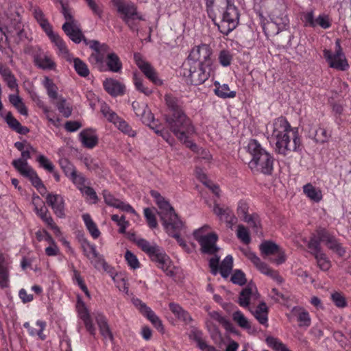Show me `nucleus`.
<instances>
[{
  "mask_svg": "<svg viewBox=\"0 0 351 351\" xmlns=\"http://www.w3.org/2000/svg\"><path fill=\"white\" fill-rule=\"evenodd\" d=\"M76 308L79 317L83 321L86 330L90 335L95 337L96 335V328L93 323L92 316L90 314L85 303L78 297L76 304Z\"/></svg>",
  "mask_w": 351,
  "mask_h": 351,
  "instance_id": "nucleus-17",
  "label": "nucleus"
},
{
  "mask_svg": "<svg viewBox=\"0 0 351 351\" xmlns=\"http://www.w3.org/2000/svg\"><path fill=\"white\" fill-rule=\"evenodd\" d=\"M144 215L149 226L152 228H154L157 226V221L155 216L154 210L149 208H145L144 209Z\"/></svg>",
  "mask_w": 351,
  "mask_h": 351,
  "instance_id": "nucleus-57",
  "label": "nucleus"
},
{
  "mask_svg": "<svg viewBox=\"0 0 351 351\" xmlns=\"http://www.w3.org/2000/svg\"><path fill=\"white\" fill-rule=\"evenodd\" d=\"M137 116L141 117L142 121L147 125H150L154 123V118L153 114L147 107V104L142 106V110L137 111Z\"/></svg>",
  "mask_w": 351,
  "mask_h": 351,
  "instance_id": "nucleus-51",
  "label": "nucleus"
},
{
  "mask_svg": "<svg viewBox=\"0 0 351 351\" xmlns=\"http://www.w3.org/2000/svg\"><path fill=\"white\" fill-rule=\"evenodd\" d=\"M66 176L71 180L73 184L80 191L86 185V179L81 174H77V172L74 168L71 167V172L66 171Z\"/></svg>",
  "mask_w": 351,
  "mask_h": 351,
  "instance_id": "nucleus-47",
  "label": "nucleus"
},
{
  "mask_svg": "<svg viewBox=\"0 0 351 351\" xmlns=\"http://www.w3.org/2000/svg\"><path fill=\"white\" fill-rule=\"evenodd\" d=\"M41 84L46 89L47 95L51 99L55 100L58 99V86L51 78L45 76L42 80Z\"/></svg>",
  "mask_w": 351,
  "mask_h": 351,
  "instance_id": "nucleus-38",
  "label": "nucleus"
},
{
  "mask_svg": "<svg viewBox=\"0 0 351 351\" xmlns=\"http://www.w3.org/2000/svg\"><path fill=\"white\" fill-rule=\"evenodd\" d=\"M212 53V49L208 45L202 44L195 46L191 50L187 62L213 66Z\"/></svg>",
  "mask_w": 351,
  "mask_h": 351,
  "instance_id": "nucleus-14",
  "label": "nucleus"
},
{
  "mask_svg": "<svg viewBox=\"0 0 351 351\" xmlns=\"http://www.w3.org/2000/svg\"><path fill=\"white\" fill-rule=\"evenodd\" d=\"M2 6L0 5V32L5 37V41L21 29V18L18 11L12 9L9 14L2 13Z\"/></svg>",
  "mask_w": 351,
  "mask_h": 351,
  "instance_id": "nucleus-8",
  "label": "nucleus"
},
{
  "mask_svg": "<svg viewBox=\"0 0 351 351\" xmlns=\"http://www.w3.org/2000/svg\"><path fill=\"white\" fill-rule=\"evenodd\" d=\"M221 13H222V19L219 25V29L222 34L228 35L237 27L239 23V12L236 6L230 1Z\"/></svg>",
  "mask_w": 351,
  "mask_h": 351,
  "instance_id": "nucleus-13",
  "label": "nucleus"
},
{
  "mask_svg": "<svg viewBox=\"0 0 351 351\" xmlns=\"http://www.w3.org/2000/svg\"><path fill=\"white\" fill-rule=\"evenodd\" d=\"M31 12L34 19L46 34L53 31L52 25L49 23L45 14L40 8L37 6L33 7Z\"/></svg>",
  "mask_w": 351,
  "mask_h": 351,
  "instance_id": "nucleus-30",
  "label": "nucleus"
},
{
  "mask_svg": "<svg viewBox=\"0 0 351 351\" xmlns=\"http://www.w3.org/2000/svg\"><path fill=\"white\" fill-rule=\"evenodd\" d=\"M93 316L95 317L97 325L99 326L100 333L103 336L105 339H112V333L110 330L108 324L107 323L106 318L105 316L100 313H93Z\"/></svg>",
  "mask_w": 351,
  "mask_h": 351,
  "instance_id": "nucleus-31",
  "label": "nucleus"
},
{
  "mask_svg": "<svg viewBox=\"0 0 351 351\" xmlns=\"http://www.w3.org/2000/svg\"><path fill=\"white\" fill-rule=\"evenodd\" d=\"M134 60L138 67L149 80L157 85H161L162 84V80L158 78L154 68L150 64L143 60L140 54H134Z\"/></svg>",
  "mask_w": 351,
  "mask_h": 351,
  "instance_id": "nucleus-19",
  "label": "nucleus"
},
{
  "mask_svg": "<svg viewBox=\"0 0 351 351\" xmlns=\"http://www.w3.org/2000/svg\"><path fill=\"white\" fill-rule=\"evenodd\" d=\"M247 150L252 157L248 166L253 173L271 174L274 169V158L262 147L258 141L251 139L248 142Z\"/></svg>",
  "mask_w": 351,
  "mask_h": 351,
  "instance_id": "nucleus-5",
  "label": "nucleus"
},
{
  "mask_svg": "<svg viewBox=\"0 0 351 351\" xmlns=\"http://www.w3.org/2000/svg\"><path fill=\"white\" fill-rule=\"evenodd\" d=\"M245 256L262 274L269 276L278 283L282 282V278L278 273L271 269L266 263L262 262L254 252L248 251L245 253Z\"/></svg>",
  "mask_w": 351,
  "mask_h": 351,
  "instance_id": "nucleus-16",
  "label": "nucleus"
},
{
  "mask_svg": "<svg viewBox=\"0 0 351 351\" xmlns=\"http://www.w3.org/2000/svg\"><path fill=\"white\" fill-rule=\"evenodd\" d=\"M303 241L304 243H308V247L311 251V252L315 256V254L317 252H322L319 249V243L320 242H322L320 241L319 236H318V230L317 231V234L315 235H313L311 240L307 242L306 239H303Z\"/></svg>",
  "mask_w": 351,
  "mask_h": 351,
  "instance_id": "nucleus-53",
  "label": "nucleus"
},
{
  "mask_svg": "<svg viewBox=\"0 0 351 351\" xmlns=\"http://www.w3.org/2000/svg\"><path fill=\"white\" fill-rule=\"evenodd\" d=\"M151 260L156 263L157 266L161 269L167 275L169 276H174L175 267L173 266L169 256L162 248Z\"/></svg>",
  "mask_w": 351,
  "mask_h": 351,
  "instance_id": "nucleus-18",
  "label": "nucleus"
},
{
  "mask_svg": "<svg viewBox=\"0 0 351 351\" xmlns=\"http://www.w3.org/2000/svg\"><path fill=\"white\" fill-rule=\"evenodd\" d=\"M82 247L85 255L90 260L92 263H99V258L98 253L96 251L95 246L85 241L82 244Z\"/></svg>",
  "mask_w": 351,
  "mask_h": 351,
  "instance_id": "nucleus-41",
  "label": "nucleus"
},
{
  "mask_svg": "<svg viewBox=\"0 0 351 351\" xmlns=\"http://www.w3.org/2000/svg\"><path fill=\"white\" fill-rule=\"evenodd\" d=\"M11 261L8 256L0 252V287L6 288L9 286V271Z\"/></svg>",
  "mask_w": 351,
  "mask_h": 351,
  "instance_id": "nucleus-26",
  "label": "nucleus"
},
{
  "mask_svg": "<svg viewBox=\"0 0 351 351\" xmlns=\"http://www.w3.org/2000/svg\"><path fill=\"white\" fill-rule=\"evenodd\" d=\"M233 266V258L230 255L227 256L219 266V270L222 277L226 278L229 276Z\"/></svg>",
  "mask_w": 351,
  "mask_h": 351,
  "instance_id": "nucleus-48",
  "label": "nucleus"
},
{
  "mask_svg": "<svg viewBox=\"0 0 351 351\" xmlns=\"http://www.w3.org/2000/svg\"><path fill=\"white\" fill-rule=\"evenodd\" d=\"M238 239L244 244H248L251 241L249 230L243 225H239L237 230Z\"/></svg>",
  "mask_w": 351,
  "mask_h": 351,
  "instance_id": "nucleus-54",
  "label": "nucleus"
},
{
  "mask_svg": "<svg viewBox=\"0 0 351 351\" xmlns=\"http://www.w3.org/2000/svg\"><path fill=\"white\" fill-rule=\"evenodd\" d=\"M35 65L43 70H55L56 64L50 54L39 51L34 56Z\"/></svg>",
  "mask_w": 351,
  "mask_h": 351,
  "instance_id": "nucleus-21",
  "label": "nucleus"
},
{
  "mask_svg": "<svg viewBox=\"0 0 351 351\" xmlns=\"http://www.w3.org/2000/svg\"><path fill=\"white\" fill-rule=\"evenodd\" d=\"M101 112L108 121L112 123L121 132L132 137L136 135L135 131L131 128L128 123L119 117L106 104H103L101 105Z\"/></svg>",
  "mask_w": 351,
  "mask_h": 351,
  "instance_id": "nucleus-15",
  "label": "nucleus"
},
{
  "mask_svg": "<svg viewBox=\"0 0 351 351\" xmlns=\"http://www.w3.org/2000/svg\"><path fill=\"white\" fill-rule=\"evenodd\" d=\"M214 85L215 86L214 92L217 97L222 99L234 98L236 97V91L230 90L227 84H220L219 82H215Z\"/></svg>",
  "mask_w": 351,
  "mask_h": 351,
  "instance_id": "nucleus-37",
  "label": "nucleus"
},
{
  "mask_svg": "<svg viewBox=\"0 0 351 351\" xmlns=\"http://www.w3.org/2000/svg\"><path fill=\"white\" fill-rule=\"evenodd\" d=\"M37 161L40 166L49 172H53L54 166L52 162L44 155H39L37 158Z\"/></svg>",
  "mask_w": 351,
  "mask_h": 351,
  "instance_id": "nucleus-64",
  "label": "nucleus"
},
{
  "mask_svg": "<svg viewBox=\"0 0 351 351\" xmlns=\"http://www.w3.org/2000/svg\"><path fill=\"white\" fill-rule=\"evenodd\" d=\"M111 3L119 18L129 26L132 21L142 19L133 2L128 0H111Z\"/></svg>",
  "mask_w": 351,
  "mask_h": 351,
  "instance_id": "nucleus-12",
  "label": "nucleus"
},
{
  "mask_svg": "<svg viewBox=\"0 0 351 351\" xmlns=\"http://www.w3.org/2000/svg\"><path fill=\"white\" fill-rule=\"evenodd\" d=\"M249 211V202L245 199H240L237 205V218H240L243 221L250 215Z\"/></svg>",
  "mask_w": 351,
  "mask_h": 351,
  "instance_id": "nucleus-49",
  "label": "nucleus"
},
{
  "mask_svg": "<svg viewBox=\"0 0 351 351\" xmlns=\"http://www.w3.org/2000/svg\"><path fill=\"white\" fill-rule=\"evenodd\" d=\"M61 12L63 14L65 23L62 25V29L65 34L75 43H80L84 36L78 23L74 19L70 8L62 0L60 1Z\"/></svg>",
  "mask_w": 351,
  "mask_h": 351,
  "instance_id": "nucleus-9",
  "label": "nucleus"
},
{
  "mask_svg": "<svg viewBox=\"0 0 351 351\" xmlns=\"http://www.w3.org/2000/svg\"><path fill=\"white\" fill-rule=\"evenodd\" d=\"M133 81L136 88L138 91L143 93L145 95H149L152 93V90L144 86L142 79L139 77L136 73L134 74Z\"/></svg>",
  "mask_w": 351,
  "mask_h": 351,
  "instance_id": "nucleus-59",
  "label": "nucleus"
},
{
  "mask_svg": "<svg viewBox=\"0 0 351 351\" xmlns=\"http://www.w3.org/2000/svg\"><path fill=\"white\" fill-rule=\"evenodd\" d=\"M267 133L270 141L275 143V150L278 154L286 156L291 152L300 150L298 129L291 127L285 117H278L269 123Z\"/></svg>",
  "mask_w": 351,
  "mask_h": 351,
  "instance_id": "nucleus-1",
  "label": "nucleus"
},
{
  "mask_svg": "<svg viewBox=\"0 0 351 351\" xmlns=\"http://www.w3.org/2000/svg\"><path fill=\"white\" fill-rule=\"evenodd\" d=\"M151 195L158 206L159 215L162 225L169 235L174 237L178 243L186 252H191V247L186 242L180 237L182 232H185L186 227L184 222L178 217L173 207L161 195L156 191H152Z\"/></svg>",
  "mask_w": 351,
  "mask_h": 351,
  "instance_id": "nucleus-2",
  "label": "nucleus"
},
{
  "mask_svg": "<svg viewBox=\"0 0 351 351\" xmlns=\"http://www.w3.org/2000/svg\"><path fill=\"white\" fill-rule=\"evenodd\" d=\"M213 210L219 219L224 221L230 228L237 223V217L233 214L230 208L222 207L219 204H215Z\"/></svg>",
  "mask_w": 351,
  "mask_h": 351,
  "instance_id": "nucleus-22",
  "label": "nucleus"
},
{
  "mask_svg": "<svg viewBox=\"0 0 351 351\" xmlns=\"http://www.w3.org/2000/svg\"><path fill=\"white\" fill-rule=\"evenodd\" d=\"M51 42L56 47L57 54L62 58H64L68 62H71L72 55L69 53V51L64 42V40L60 37V36L53 31L47 34Z\"/></svg>",
  "mask_w": 351,
  "mask_h": 351,
  "instance_id": "nucleus-20",
  "label": "nucleus"
},
{
  "mask_svg": "<svg viewBox=\"0 0 351 351\" xmlns=\"http://www.w3.org/2000/svg\"><path fill=\"white\" fill-rule=\"evenodd\" d=\"M213 66L186 62L182 67L180 74L186 79L188 84L195 86L205 82L210 75Z\"/></svg>",
  "mask_w": 351,
  "mask_h": 351,
  "instance_id": "nucleus-6",
  "label": "nucleus"
},
{
  "mask_svg": "<svg viewBox=\"0 0 351 351\" xmlns=\"http://www.w3.org/2000/svg\"><path fill=\"white\" fill-rule=\"evenodd\" d=\"M293 313L297 317L300 327H308L311 324V319L307 311L301 307H294Z\"/></svg>",
  "mask_w": 351,
  "mask_h": 351,
  "instance_id": "nucleus-36",
  "label": "nucleus"
},
{
  "mask_svg": "<svg viewBox=\"0 0 351 351\" xmlns=\"http://www.w3.org/2000/svg\"><path fill=\"white\" fill-rule=\"evenodd\" d=\"M303 192L308 198L314 202H319L323 198L322 190L311 183L303 186Z\"/></svg>",
  "mask_w": 351,
  "mask_h": 351,
  "instance_id": "nucleus-34",
  "label": "nucleus"
},
{
  "mask_svg": "<svg viewBox=\"0 0 351 351\" xmlns=\"http://www.w3.org/2000/svg\"><path fill=\"white\" fill-rule=\"evenodd\" d=\"M112 280L119 291L128 293L127 277L125 274L119 273L118 275H112Z\"/></svg>",
  "mask_w": 351,
  "mask_h": 351,
  "instance_id": "nucleus-52",
  "label": "nucleus"
},
{
  "mask_svg": "<svg viewBox=\"0 0 351 351\" xmlns=\"http://www.w3.org/2000/svg\"><path fill=\"white\" fill-rule=\"evenodd\" d=\"M171 130L176 137L193 152L198 151V146L189 138L196 132L190 119L181 110L173 112L171 117L167 118Z\"/></svg>",
  "mask_w": 351,
  "mask_h": 351,
  "instance_id": "nucleus-4",
  "label": "nucleus"
},
{
  "mask_svg": "<svg viewBox=\"0 0 351 351\" xmlns=\"http://www.w3.org/2000/svg\"><path fill=\"white\" fill-rule=\"evenodd\" d=\"M302 20L306 27H315V19L313 11H308L302 14Z\"/></svg>",
  "mask_w": 351,
  "mask_h": 351,
  "instance_id": "nucleus-63",
  "label": "nucleus"
},
{
  "mask_svg": "<svg viewBox=\"0 0 351 351\" xmlns=\"http://www.w3.org/2000/svg\"><path fill=\"white\" fill-rule=\"evenodd\" d=\"M169 308L171 311L178 317V319L189 323L191 320V317L188 312L184 311L179 304L176 303H170Z\"/></svg>",
  "mask_w": 351,
  "mask_h": 351,
  "instance_id": "nucleus-42",
  "label": "nucleus"
},
{
  "mask_svg": "<svg viewBox=\"0 0 351 351\" xmlns=\"http://www.w3.org/2000/svg\"><path fill=\"white\" fill-rule=\"evenodd\" d=\"M195 173L197 178L204 184H205L208 188H209L215 195H217V197L219 196L220 190L219 186L208 180L206 173L201 169H197L195 171Z\"/></svg>",
  "mask_w": 351,
  "mask_h": 351,
  "instance_id": "nucleus-45",
  "label": "nucleus"
},
{
  "mask_svg": "<svg viewBox=\"0 0 351 351\" xmlns=\"http://www.w3.org/2000/svg\"><path fill=\"white\" fill-rule=\"evenodd\" d=\"M89 47L93 52L89 57L90 62L95 64L100 71H112L119 73L122 69V63L119 56L110 51L106 44H100L97 40L88 42Z\"/></svg>",
  "mask_w": 351,
  "mask_h": 351,
  "instance_id": "nucleus-3",
  "label": "nucleus"
},
{
  "mask_svg": "<svg viewBox=\"0 0 351 351\" xmlns=\"http://www.w3.org/2000/svg\"><path fill=\"white\" fill-rule=\"evenodd\" d=\"M103 86L105 90L113 97L123 95L125 90V86L122 82L111 77L106 78L103 82Z\"/></svg>",
  "mask_w": 351,
  "mask_h": 351,
  "instance_id": "nucleus-28",
  "label": "nucleus"
},
{
  "mask_svg": "<svg viewBox=\"0 0 351 351\" xmlns=\"http://www.w3.org/2000/svg\"><path fill=\"white\" fill-rule=\"evenodd\" d=\"M232 56L230 52L228 50H222L219 54V63L223 66H228L230 64Z\"/></svg>",
  "mask_w": 351,
  "mask_h": 351,
  "instance_id": "nucleus-62",
  "label": "nucleus"
},
{
  "mask_svg": "<svg viewBox=\"0 0 351 351\" xmlns=\"http://www.w3.org/2000/svg\"><path fill=\"white\" fill-rule=\"evenodd\" d=\"M258 294L256 288L252 285L245 287L240 293L239 304L243 308L248 307L250 304L258 300Z\"/></svg>",
  "mask_w": 351,
  "mask_h": 351,
  "instance_id": "nucleus-25",
  "label": "nucleus"
},
{
  "mask_svg": "<svg viewBox=\"0 0 351 351\" xmlns=\"http://www.w3.org/2000/svg\"><path fill=\"white\" fill-rule=\"evenodd\" d=\"M323 55L330 68L343 71L348 69L349 64L343 51L339 39L335 40L333 49H324Z\"/></svg>",
  "mask_w": 351,
  "mask_h": 351,
  "instance_id": "nucleus-10",
  "label": "nucleus"
},
{
  "mask_svg": "<svg viewBox=\"0 0 351 351\" xmlns=\"http://www.w3.org/2000/svg\"><path fill=\"white\" fill-rule=\"evenodd\" d=\"M260 250L264 256H274L280 249L278 245L270 241H265L260 245Z\"/></svg>",
  "mask_w": 351,
  "mask_h": 351,
  "instance_id": "nucleus-46",
  "label": "nucleus"
},
{
  "mask_svg": "<svg viewBox=\"0 0 351 351\" xmlns=\"http://www.w3.org/2000/svg\"><path fill=\"white\" fill-rule=\"evenodd\" d=\"M137 245L145 252L152 259L155 254L161 249L156 244H152L147 240L138 238L135 241Z\"/></svg>",
  "mask_w": 351,
  "mask_h": 351,
  "instance_id": "nucleus-33",
  "label": "nucleus"
},
{
  "mask_svg": "<svg viewBox=\"0 0 351 351\" xmlns=\"http://www.w3.org/2000/svg\"><path fill=\"white\" fill-rule=\"evenodd\" d=\"M134 304L139 308L141 312L147 317L158 330L160 332L164 330L160 319L149 307L147 306L145 304L138 299L134 301Z\"/></svg>",
  "mask_w": 351,
  "mask_h": 351,
  "instance_id": "nucleus-23",
  "label": "nucleus"
},
{
  "mask_svg": "<svg viewBox=\"0 0 351 351\" xmlns=\"http://www.w3.org/2000/svg\"><path fill=\"white\" fill-rule=\"evenodd\" d=\"M318 236L320 241L325 243L328 247L335 251L339 256H343L345 254V250L324 229L318 230Z\"/></svg>",
  "mask_w": 351,
  "mask_h": 351,
  "instance_id": "nucleus-27",
  "label": "nucleus"
},
{
  "mask_svg": "<svg viewBox=\"0 0 351 351\" xmlns=\"http://www.w3.org/2000/svg\"><path fill=\"white\" fill-rule=\"evenodd\" d=\"M255 318L259 322L260 324L267 326L268 322V311L267 307L265 303L260 304L257 308L252 311Z\"/></svg>",
  "mask_w": 351,
  "mask_h": 351,
  "instance_id": "nucleus-39",
  "label": "nucleus"
},
{
  "mask_svg": "<svg viewBox=\"0 0 351 351\" xmlns=\"http://www.w3.org/2000/svg\"><path fill=\"white\" fill-rule=\"evenodd\" d=\"M71 62L77 73L82 77H86L89 75V69L87 64L78 58L72 56Z\"/></svg>",
  "mask_w": 351,
  "mask_h": 351,
  "instance_id": "nucleus-50",
  "label": "nucleus"
},
{
  "mask_svg": "<svg viewBox=\"0 0 351 351\" xmlns=\"http://www.w3.org/2000/svg\"><path fill=\"white\" fill-rule=\"evenodd\" d=\"M47 203L51 207L57 217H64V202L63 197L58 194L50 193L46 197Z\"/></svg>",
  "mask_w": 351,
  "mask_h": 351,
  "instance_id": "nucleus-24",
  "label": "nucleus"
},
{
  "mask_svg": "<svg viewBox=\"0 0 351 351\" xmlns=\"http://www.w3.org/2000/svg\"><path fill=\"white\" fill-rule=\"evenodd\" d=\"M5 119L8 125L18 133L25 134L28 132V129L26 127L22 126L10 112L6 114Z\"/></svg>",
  "mask_w": 351,
  "mask_h": 351,
  "instance_id": "nucleus-40",
  "label": "nucleus"
},
{
  "mask_svg": "<svg viewBox=\"0 0 351 351\" xmlns=\"http://www.w3.org/2000/svg\"><path fill=\"white\" fill-rule=\"evenodd\" d=\"M124 257L127 264L131 269H136L140 267V263L136 256L132 252L127 250Z\"/></svg>",
  "mask_w": 351,
  "mask_h": 351,
  "instance_id": "nucleus-56",
  "label": "nucleus"
},
{
  "mask_svg": "<svg viewBox=\"0 0 351 351\" xmlns=\"http://www.w3.org/2000/svg\"><path fill=\"white\" fill-rule=\"evenodd\" d=\"M111 219L119 226V232L125 233L129 226V222L125 220V217H119L118 215H113Z\"/></svg>",
  "mask_w": 351,
  "mask_h": 351,
  "instance_id": "nucleus-60",
  "label": "nucleus"
},
{
  "mask_svg": "<svg viewBox=\"0 0 351 351\" xmlns=\"http://www.w3.org/2000/svg\"><path fill=\"white\" fill-rule=\"evenodd\" d=\"M83 221L85 223V226L90 234L91 237L96 239L100 236V231L99 230L96 223L93 221L90 215L84 214L82 215Z\"/></svg>",
  "mask_w": 351,
  "mask_h": 351,
  "instance_id": "nucleus-43",
  "label": "nucleus"
},
{
  "mask_svg": "<svg viewBox=\"0 0 351 351\" xmlns=\"http://www.w3.org/2000/svg\"><path fill=\"white\" fill-rule=\"evenodd\" d=\"M57 108L65 117H69L71 114V108L66 103V100L60 98L59 101L56 104Z\"/></svg>",
  "mask_w": 351,
  "mask_h": 351,
  "instance_id": "nucleus-61",
  "label": "nucleus"
},
{
  "mask_svg": "<svg viewBox=\"0 0 351 351\" xmlns=\"http://www.w3.org/2000/svg\"><path fill=\"white\" fill-rule=\"evenodd\" d=\"M261 23L266 34L276 35L289 27V20L284 12L274 10L269 15L270 21L261 15Z\"/></svg>",
  "mask_w": 351,
  "mask_h": 351,
  "instance_id": "nucleus-7",
  "label": "nucleus"
},
{
  "mask_svg": "<svg viewBox=\"0 0 351 351\" xmlns=\"http://www.w3.org/2000/svg\"><path fill=\"white\" fill-rule=\"evenodd\" d=\"M14 167L23 176L28 177L33 173L34 170L24 160H14L12 161Z\"/></svg>",
  "mask_w": 351,
  "mask_h": 351,
  "instance_id": "nucleus-44",
  "label": "nucleus"
},
{
  "mask_svg": "<svg viewBox=\"0 0 351 351\" xmlns=\"http://www.w3.org/2000/svg\"><path fill=\"white\" fill-rule=\"evenodd\" d=\"M210 230L209 226L204 225L194 230L193 237L199 243L202 252L212 254L217 250L216 242L218 237L215 233L208 232Z\"/></svg>",
  "mask_w": 351,
  "mask_h": 351,
  "instance_id": "nucleus-11",
  "label": "nucleus"
},
{
  "mask_svg": "<svg viewBox=\"0 0 351 351\" xmlns=\"http://www.w3.org/2000/svg\"><path fill=\"white\" fill-rule=\"evenodd\" d=\"M79 138L82 145L88 149H93L98 143V136L95 131L91 129L82 130L79 134Z\"/></svg>",
  "mask_w": 351,
  "mask_h": 351,
  "instance_id": "nucleus-29",
  "label": "nucleus"
},
{
  "mask_svg": "<svg viewBox=\"0 0 351 351\" xmlns=\"http://www.w3.org/2000/svg\"><path fill=\"white\" fill-rule=\"evenodd\" d=\"M39 202H42V201L38 196H35L33 197V204L35 206L36 212L37 215L44 221L45 219L49 216V215L48 214L47 209L45 206H42L40 208H38Z\"/></svg>",
  "mask_w": 351,
  "mask_h": 351,
  "instance_id": "nucleus-58",
  "label": "nucleus"
},
{
  "mask_svg": "<svg viewBox=\"0 0 351 351\" xmlns=\"http://www.w3.org/2000/svg\"><path fill=\"white\" fill-rule=\"evenodd\" d=\"M46 326V322L43 320L36 321V328L31 326L29 322H25L23 324V327L27 330V332L30 336H38L42 340H45L46 339V335L43 334V330L45 329Z\"/></svg>",
  "mask_w": 351,
  "mask_h": 351,
  "instance_id": "nucleus-32",
  "label": "nucleus"
},
{
  "mask_svg": "<svg viewBox=\"0 0 351 351\" xmlns=\"http://www.w3.org/2000/svg\"><path fill=\"white\" fill-rule=\"evenodd\" d=\"M319 267L324 271H327L330 267V262L323 252H317L315 256Z\"/></svg>",
  "mask_w": 351,
  "mask_h": 351,
  "instance_id": "nucleus-55",
  "label": "nucleus"
},
{
  "mask_svg": "<svg viewBox=\"0 0 351 351\" xmlns=\"http://www.w3.org/2000/svg\"><path fill=\"white\" fill-rule=\"evenodd\" d=\"M232 317L239 326L246 330L249 333L252 334L255 332V330L251 326L249 320L241 311L239 310L234 311L232 313Z\"/></svg>",
  "mask_w": 351,
  "mask_h": 351,
  "instance_id": "nucleus-35",
  "label": "nucleus"
}]
</instances>
